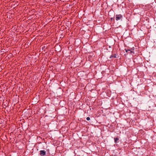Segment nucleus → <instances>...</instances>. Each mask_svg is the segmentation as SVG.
<instances>
[{
    "mask_svg": "<svg viewBox=\"0 0 156 156\" xmlns=\"http://www.w3.org/2000/svg\"><path fill=\"white\" fill-rule=\"evenodd\" d=\"M86 119L87 120L89 121L90 120V118L89 117H87L86 118Z\"/></svg>",
    "mask_w": 156,
    "mask_h": 156,
    "instance_id": "7",
    "label": "nucleus"
},
{
    "mask_svg": "<svg viewBox=\"0 0 156 156\" xmlns=\"http://www.w3.org/2000/svg\"><path fill=\"white\" fill-rule=\"evenodd\" d=\"M109 48H111V47L110 46H109Z\"/></svg>",
    "mask_w": 156,
    "mask_h": 156,
    "instance_id": "9",
    "label": "nucleus"
},
{
    "mask_svg": "<svg viewBox=\"0 0 156 156\" xmlns=\"http://www.w3.org/2000/svg\"><path fill=\"white\" fill-rule=\"evenodd\" d=\"M114 139L115 140V143H117V141L119 140V138L117 137L116 138H115Z\"/></svg>",
    "mask_w": 156,
    "mask_h": 156,
    "instance_id": "4",
    "label": "nucleus"
},
{
    "mask_svg": "<svg viewBox=\"0 0 156 156\" xmlns=\"http://www.w3.org/2000/svg\"><path fill=\"white\" fill-rule=\"evenodd\" d=\"M116 54H114L113 55H112L111 56H110V58H116Z\"/></svg>",
    "mask_w": 156,
    "mask_h": 156,
    "instance_id": "3",
    "label": "nucleus"
},
{
    "mask_svg": "<svg viewBox=\"0 0 156 156\" xmlns=\"http://www.w3.org/2000/svg\"><path fill=\"white\" fill-rule=\"evenodd\" d=\"M46 152L44 150H41L40 151V154L41 156H44L45 155Z\"/></svg>",
    "mask_w": 156,
    "mask_h": 156,
    "instance_id": "2",
    "label": "nucleus"
},
{
    "mask_svg": "<svg viewBox=\"0 0 156 156\" xmlns=\"http://www.w3.org/2000/svg\"><path fill=\"white\" fill-rule=\"evenodd\" d=\"M113 18L112 17L111 18H110L111 20V21H112V20H113Z\"/></svg>",
    "mask_w": 156,
    "mask_h": 156,
    "instance_id": "8",
    "label": "nucleus"
},
{
    "mask_svg": "<svg viewBox=\"0 0 156 156\" xmlns=\"http://www.w3.org/2000/svg\"><path fill=\"white\" fill-rule=\"evenodd\" d=\"M123 16L121 14L116 15H115V19L117 21L118 20H122Z\"/></svg>",
    "mask_w": 156,
    "mask_h": 156,
    "instance_id": "1",
    "label": "nucleus"
},
{
    "mask_svg": "<svg viewBox=\"0 0 156 156\" xmlns=\"http://www.w3.org/2000/svg\"><path fill=\"white\" fill-rule=\"evenodd\" d=\"M133 48H131L130 49V52H129V53H134V52L131 50H133Z\"/></svg>",
    "mask_w": 156,
    "mask_h": 156,
    "instance_id": "6",
    "label": "nucleus"
},
{
    "mask_svg": "<svg viewBox=\"0 0 156 156\" xmlns=\"http://www.w3.org/2000/svg\"><path fill=\"white\" fill-rule=\"evenodd\" d=\"M125 50L126 52H128V51H130V50L128 48L127 49L126 48L125 49Z\"/></svg>",
    "mask_w": 156,
    "mask_h": 156,
    "instance_id": "5",
    "label": "nucleus"
}]
</instances>
